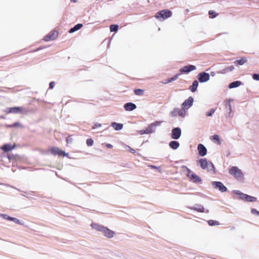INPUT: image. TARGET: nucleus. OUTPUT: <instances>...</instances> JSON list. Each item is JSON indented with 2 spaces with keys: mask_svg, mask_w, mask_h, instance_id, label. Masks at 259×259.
I'll use <instances>...</instances> for the list:
<instances>
[{
  "mask_svg": "<svg viewBox=\"0 0 259 259\" xmlns=\"http://www.w3.org/2000/svg\"><path fill=\"white\" fill-rule=\"evenodd\" d=\"M6 126L8 127H17V126H21V124L19 122H15L13 124L6 125Z\"/></svg>",
  "mask_w": 259,
  "mask_h": 259,
  "instance_id": "obj_35",
  "label": "nucleus"
},
{
  "mask_svg": "<svg viewBox=\"0 0 259 259\" xmlns=\"http://www.w3.org/2000/svg\"><path fill=\"white\" fill-rule=\"evenodd\" d=\"M209 74L206 72H201L198 74V79L200 82H205L209 80Z\"/></svg>",
  "mask_w": 259,
  "mask_h": 259,
  "instance_id": "obj_11",
  "label": "nucleus"
},
{
  "mask_svg": "<svg viewBox=\"0 0 259 259\" xmlns=\"http://www.w3.org/2000/svg\"><path fill=\"white\" fill-rule=\"evenodd\" d=\"M234 69V67L233 66H230L229 67H226L222 70L218 71L217 72L219 74H225L229 72H231Z\"/></svg>",
  "mask_w": 259,
  "mask_h": 259,
  "instance_id": "obj_17",
  "label": "nucleus"
},
{
  "mask_svg": "<svg viewBox=\"0 0 259 259\" xmlns=\"http://www.w3.org/2000/svg\"><path fill=\"white\" fill-rule=\"evenodd\" d=\"M179 110L178 108H175L171 112V116L174 117L179 114Z\"/></svg>",
  "mask_w": 259,
  "mask_h": 259,
  "instance_id": "obj_34",
  "label": "nucleus"
},
{
  "mask_svg": "<svg viewBox=\"0 0 259 259\" xmlns=\"http://www.w3.org/2000/svg\"><path fill=\"white\" fill-rule=\"evenodd\" d=\"M41 49V48H38L37 50Z\"/></svg>",
  "mask_w": 259,
  "mask_h": 259,
  "instance_id": "obj_58",
  "label": "nucleus"
},
{
  "mask_svg": "<svg viewBox=\"0 0 259 259\" xmlns=\"http://www.w3.org/2000/svg\"><path fill=\"white\" fill-rule=\"evenodd\" d=\"M0 217H2L4 219L10 221V217L6 214L0 213Z\"/></svg>",
  "mask_w": 259,
  "mask_h": 259,
  "instance_id": "obj_41",
  "label": "nucleus"
},
{
  "mask_svg": "<svg viewBox=\"0 0 259 259\" xmlns=\"http://www.w3.org/2000/svg\"><path fill=\"white\" fill-rule=\"evenodd\" d=\"M210 75L213 77L215 75V73L214 72H211Z\"/></svg>",
  "mask_w": 259,
  "mask_h": 259,
  "instance_id": "obj_54",
  "label": "nucleus"
},
{
  "mask_svg": "<svg viewBox=\"0 0 259 259\" xmlns=\"http://www.w3.org/2000/svg\"><path fill=\"white\" fill-rule=\"evenodd\" d=\"M118 26L117 25H111L110 26V30L111 32H115L118 30Z\"/></svg>",
  "mask_w": 259,
  "mask_h": 259,
  "instance_id": "obj_31",
  "label": "nucleus"
},
{
  "mask_svg": "<svg viewBox=\"0 0 259 259\" xmlns=\"http://www.w3.org/2000/svg\"><path fill=\"white\" fill-rule=\"evenodd\" d=\"M14 146L11 145L10 144H4L1 148V149L5 152H8L12 150L14 148Z\"/></svg>",
  "mask_w": 259,
  "mask_h": 259,
  "instance_id": "obj_18",
  "label": "nucleus"
},
{
  "mask_svg": "<svg viewBox=\"0 0 259 259\" xmlns=\"http://www.w3.org/2000/svg\"><path fill=\"white\" fill-rule=\"evenodd\" d=\"M72 142V138L69 137L67 139V143H71Z\"/></svg>",
  "mask_w": 259,
  "mask_h": 259,
  "instance_id": "obj_51",
  "label": "nucleus"
},
{
  "mask_svg": "<svg viewBox=\"0 0 259 259\" xmlns=\"http://www.w3.org/2000/svg\"><path fill=\"white\" fill-rule=\"evenodd\" d=\"M102 124L99 123H95L93 127V129H95L98 127H100Z\"/></svg>",
  "mask_w": 259,
  "mask_h": 259,
  "instance_id": "obj_46",
  "label": "nucleus"
},
{
  "mask_svg": "<svg viewBox=\"0 0 259 259\" xmlns=\"http://www.w3.org/2000/svg\"><path fill=\"white\" fill-rule=\"evenodd\" d=\"M186 109H184L182 108V109L179 110V115L181 116L182 117H184L186 114Z\"/></svg>",
  "mask_w": 259,
  "mask_h": 259,
  "instance_id": "obj_29",
  "label": "nucleus"
},
{
  "mask_svg": "<svg viewBox=\"0 0 259 259\" xmlns=\"http://www.w3.org/2000/svg\"><path fill=\"white\" fill-rule=\"evenodd\" d=\"M124 148H125V149L126 150L130 151L132 153H136V151L134 149H133V148H132L129 146L125 145V147Z\"/></svg>",
  "mask_w": 259,
  "mask_h": 259,
  "instance_id": "obj_38",
  "label": "nucleus"
},
{
  "mask_svg": "<svg viewBox=\"0 0 259 259\" xmlns=\"http://www.w3.org/2000/svg\"><path fill=\"white\" fill-rule=\"evenodd\" d=\"M229 174L234 176L237 180L240 181L244 179V174L242 170L237 166H232L229 169Z\"/></svg>",
  "mask_w": 259,
  "mask_h": 259,
  "instance_id": "obj_2",
  "label": "nucleus"
},
{
  "mask_svg": "<svg viewBox=\"0 0 259 259\" xmlns=\"http://www.w3.org/2000/svg\"><path fill=\"white\" fill-rule=\"evenodd\" d=\"M251 212L252 214H255V215H259V211L258 210H257L255 208L251 209Z\"/></svg>",
  "mask_w": 259,
  "mask_h": 259,
  "instance_id": "obj_43",
  "label": "nucleus"
},
{
  "mask_svg": "<svg viewBox=\"0 0 259 259\" xmlns=\"http://www.w3.org/2000/svg\"><path fill=\"white\" fill-rule=\"evenodd\" d=\"M54 84H55V82L54 81L53 82H51L50 83V89H53L54 87Z\"/></svg>",
  "mask_w": 259,
  "mask_h": 259,
  "instance_id": "obj_49",
  "label": "nucleus"
},
{
  "mask_svg": "<svg viewBox=\"0 0 259 259\" xmlns=\"http://www.w3.org/2000/svg\"><path fill=\"white\" fill-rule=\"evenodd\" d=\"M246 62V60L245 58H242L241 59L236 61L234 63L236 65H243L244 63Z\"/></svg>",
  "mask_w": 259,
  "mask_h": 259,
  "instance_id": "obj_30",
  "label": "nucleus"
},
{
  "mask_svg": "<svg viewBox=\"0 0 259 259\" xmlns=\"http://www.w3.org/2000/svg\"><path fill=\"white\" fill-rule=\"evenodd\" d=\"M208 224L209 226H214L219 225V223L218 221H213V220H209L208 222Z\"/></svg>",
  "mask_w": 259,
  "mask_h": 259,
  "instance_id": "obj_33",
  "label": "nucleus"
},
{
  "mask_svg": "<svg viewBox=\"0 0 259 259\" xmlns=\"http://www.w3.org/2000/svg\"><path fill=\"white\" fill-rule=\"evenodd\" d=\"M111 126L115 131H120L123 128V124L113 122L111 123Z\"/></svg>",
  "mask_w": 259,
  "mask_h": 259,
  "instance_id": "obj_19",
  "label": "nucleus"
},
{
  "mask_svg": "<svg viewBox=\"0 0 259 259\" xmlns=\"http://www.w3.org/2000/svg\"><path fill=\"white\" fill-rule=\"evenodd\" d=\"M232 101L231 99L227 100L225 104V106L227 109L229 110V115H230L232 112V107L230 102Z\"/></svg>",
  "mask_w": 259,
  "mask_h": 259,
  "instance_id": "obj_26",
  "label": "nucleus"
},
{
  "mask_svg": "<svg viewBox=\"0 0 259 259\" xmlns=\"http://www.w3.org/2000/svg\"><path fill=\"white\" fill-rule=\"evenodd\" d=\"M134 92L136 95L141 96L143 95V91L141 89H136Z\"/></svg>",
  "mask_w": 259,
  "mask_h": 259,
  "instance_id": "obj_37",
  "label": "nucleus"
},
{
  "mask_svg": "<svg viewBox=\"0 0 259 259\" xmlns=\"http://www.w3.org/2000/svg\"><path fill=\"white\" fill-rule=\"evenodd\" d=\"M193 209L195 210H196L198 212H203L204 211V208L203 206L201 205H198L196 206L193 207Z\"/></svg>",
  "mask_w": 259,
  "mask_h": 259,
  "instance_id": "obj_27",
  "label": "nucleus"
},
{
  "mask_svg": "<svg viewBox=\"0 0 259 259\" xmlns=\"http://www.w3.org/2000/svg\"><path fill=\"white\" fill-rule=\"evenodd\" d=\"M0 118L2 119H5V117L3 115L0 116Z\"/></svg>",
  "mask_w": 259,
  "mask_h": 259,
  "instance_id": "obj_55",
  "label": "nucleus"
},
{
  "mask_svg": "<svg viewBox=\"0 0 259 259\" xmlns=\"http://www.w3.org/2000/svg\"><path fill=\"white\" fill-rule=\"evenodd\" d=\"M136 107V105L133 103H127L124 105V108L126 111H133L135 110Z\"/></svg>",
  "mask_w": 259,
  "mask_h": 259,
  "instance_id": "obj_15",
  "label": "nucleus"
},
{
  "mask_svg": "<svg viewBox=\"0 0 259 259\" xmlns=\"http://www.w3.org/2000/svg\"><path fill=\"white\" fill-rule=\"evenodd\" d=\"M208 14H209V15H213V14H214V12H213V11L210 10V11L208 12Z\"/></svg>",
  "mask_w": 259,
  "mask_h": 259,
  "instance_id": "obj_52",
  "label": "nucleus"
},
{
  "mask_svg": "<svg viewBox=\"0 0 259 259\" xmlns=\"http://www.w3.org/2000/svg\"><path fill=\"white\" fill-rule=\"evenodd\" d=\"M247 202H255L257 200V198L255 197L251 196L246 194L242 195V199Z\"/></svg>",
  "mask_w": 259,
  "mask_h": 259,
  "instance_id": "obj_14",
  "label": "nucleus"
},
{
  "mask_svg": "<svg viewBox=\"0 0 259 259\" xmlns=\"http://www.w3.org/2000/svg\"><path fill=\"white\" fill-rule=\"evenodd\" d=\"M24 110V108L23 107H13L7 108L4 110V111L7 114H18L22 113Z\"/></svg>",
  "mask_w": 259,
  "mask_h": 259,
  "instance_id": "obj_5",
  "label": "nucleus"
},
{
  "mask_svg": "<svg viewBox=\"0 0 259 259\" xmlns=\"http://www.w3.org/2000/svg\"><path fill=\"white\" fill-rule=\"evenodd\" d=\"M242 82L240 81H235L231 82L229 85V88L230 89H233L235 88H237L240 86Z\"/></svg>",
  "mask_w": 259,
  "mask_h": 259,
  "instance_id": "obj_23",
  "label": "nucleus"
},
{
  "mask_svg": "<svg viewBox=\"0 0 259 259\" xmlns=\"http://www.w3.org/2000/svg\"><path fill=\"white\" fill-rule=\"evenodd\" d=\"M150 167H152V168H154V169H157L159 171H160V168L158 166H155V165H150Z\"/></svg>",
  "mask_w": 259,
  "mask_h": 259,
  "instance_id": "obj_48",
  "label": "nucleus"
},
{
  "mask_svg": "<svg viewBox=\"0 0 259 259\" xmlns=\"http://www.w3.org/2000/svg\"><path fill=\"white\" fill-rule=\"evenodd\" d=\"M106 146L107 148H112L113 147V146L110 144H107Z\"/></svg>",
  "mask_w": 259,
  "mask_h": 259,
  "instance_id": "obj_50",
  "label": "nucleus"
},
{
  "mask_svg": "<svg viewBox=\"0 0 259 259\" xmlns=\"http://www.w3.org/2000/svg\"><path fill=\"white\" fill-rule=\"evenodd\" d=\"M233 193L237 195H238L239 196V198L240 199H242V195L244 194V193H242L241 192H240L239 190H234Z\"/></svg>",
  "mask_w": 259,
  "mask_h": 259,
  "instance_id": "obj_39",
  "label": "nucleus"
},
{
  "mask_svg": "<svg viewBox=\"0 0 259 259\" xmlns=\"http://www.w3.org/2000/svg\"><path fill=\"white\" fill-rule=\"evenodd\" d=\"M138 133L141 135H144V134H148L147 132H146V130H140V131H138Z\"/></svg>",
  "mask_w": 259,
  "mask_h": 259,
  "instance_id": "obj_47",
  "label": "nucleus"
},
{
  "mask_svg": "<svg viewBox=\"0 0 259 259\" xmlns=\"http://www.w3.org/2000/svg\"><path fill=\"white\" fill-rule=\"evenodd\" d=\"M82 26V25L81 24H77L76 25H75L73 27L71 28L69 31V33H73L79 29H80Z\"/></svg>",
  "mask_w": 259,
  "mask_h": 259,
  "instance_id": "obj_25",
  "label": "nucleus"
},
{
  "mask_svg": "<svg viewBox=\"0 0 259 259\" xmlns=\"http://www.w3.org/2000/svg\"><path fill=\"white\" fill-rule=\"evenodd\" d=\"M215 112V109H211L210 110L206 112V115L207 116H211Z\"/></svg>",
  "mask_w": 259,
  "mask_h": 259,
  "instance_id": "obj_42",
  "label": "nucleus"
},
{
  "mask_svg": "<svg viewBox=\"0 0 259 259\" xmlns=\"http://www.w3.org/2000/svg\"><path fill=\"white\" fill-rule=\"evenodd\" d=\"M10 221H13L14 223H15L16 224H21V222H20V220L16 218H13V217H11Z\"/></svg>",
  "mask_w": 259,
  "mask_h": 259,
  "instance_id": "obj_36",
  "label": "nucleus"
},
{
  "mask_svg": "<svg viewBox=\"0 0 259 259\" xmlns=\"http://www.w3.org/2000/svg\"><path fill=\"white\" fill-rule=\"evenodd\" d=\"M198 86V82L197 80H194L193 82L192 85L190 87L189 89L192 92H195L197 89Z\"/></svg>",
  "mask_w": 259,
  "mask_h": 259,
  "instance_id": "obj_22",
  "label": "nucleus"
},
{
  "mask_svg": "<svg viewBox=\"0 0 259 259\" xmlns=\"http://www.w3.org/2000/svg\"><path fill=\"white\" fill-rule=\"evenodd\" d=\"M51 151L52 153L55 155L57 154L59 156H65L66 155L64 151H62L57 148H53L52 149Z\"/></svg>",
  "mask_w": 259,
  "mask_h": 259,
  "instance_id": "obj_16",
  "label": "nucleus"
},
{
  "mask_svg": "<svg viewBox=\"0 0 259 259\" xmlns=\"http://www.w3.org/2000/svg\"><path fill=\"white\" fill-rule=\"evenodd\" d=\"M172 15V12L168 10H163L156 13L155 17L160 20H165L170 17Z\"/></svg>",
  "mask_w": 259,
  "mask_h": 259,
  "instance_id": "obj_4",
  "label": "nucleus"
},
{
  "mask_svg": "<svg viewBox=\"0 0 259 259\" xmlns=\"http://www.w3.org/2000/svg\"><path fill=\"white\" fill-rule=\"evenodd\" d=\"M169 147L174 149V150H176L180 146V144L177 141H172L171 142H170L169 144Z\"/></svg>",
  "mask_w": 259,
  "mask_h": 259,
  "instance_id": "obj_20",
  "label": "nucleus"
},
{
  "mask_svg": "<svg viewBox=\"0 0 259 259\" xmlns=\"http://www.w3.org/2000/svg\"><path fill=\"white\" fill-rule=\"evenodd\" d=\"M129 259H140V257L136 254H133L131 257H129Z\"/></svg>",
  "mask_w": 259,
  "mask_h": 259,
  "instance_id": "obj_44",
  "label": "nucleus"
},
{
  "mask_svg": "<svg viewBox=\"0 0 259 259\" xmlns=\"http://www.w3.org/2000/svg\"><path fill=\"white\" fill-rule=\"evenodd\" d=\"M180 76V74H176L175 75H174L173 77L165 80L164 81L162 82L163 83H164V84H166V83H169V82H171L173 81H175L176 80H177L179 76Z\"/></svg>",
  "mask_w": 259,
  "mask_h": 259,
  "instance_id": "obj_24",
  "label": "nucleus"
},
{
  "mask_svg": "<svg viewBox=\"0 0 259 259\" xmlns=\"http://www.w3.org/2000/svg\"><path fill=\"white\" fill-rule=\"evenodd\" d=\"M197 149L200 156H204L206 155L207 149L203 145L201 144H199L198 145Z\"/></svg>",
  "mask_w": 259,
  "mask_h": 259,
  "instance_id": "obj_12",
  "label": "nucleus"
},
{
  "mask_svg": "<svg viewBox=\"0 0 259 259\" xmlns=\"http://www.w3.org/2000/svg\"><path fill=\"white\" fill-rule=\"evenodd\" d=\"M212 185L214 188L219 190L222 192L227 191V188L221 182L214 181L212 183Z\"/></svg>",
  "mask_w": 259,
  "mask_h": 259,
  "instance_id": "obj_7",
  "label": "nucleus"
},
{
  "mask_svg": "<svg viewBox=\"0 0 259 259\" xmlns=\"http://www.w3.org/2000/svg\"><path fill=\"white\" fill-rule=\"evenodd\" d=\"M58 35V33L57 31H51V34H50V40H54L56 39Z\"/></svg>",
  "mask_w": 259,
  "mask_h": 259,
  "instance_id": "obj_28",
  "label": "nucleus"
},
{
  "mask_svg": "<svg viewBox=\"0 0 259 259\" xmlns=\"http://www.w3.org/2000/svg\"><path fill=\"white\" fill-rule=\"evenodd\" d=\"M196 67L193 65H189L185 66L180 69V72L181 73H188L190 72L196 70Z\"/></svg>",
  "mask_w": 259,
  "mask_h": 259,
  "instance_id": "obj_10",
  "label": "nucleus"
},
{
  "mask_svg": "<svg viewBox=\"0 0 259 259\" xmlns=\"http://www.w3.org/2000/svg\"><path fill=\"white\" fill-rule=\"evenodd\" d=\"M72 2L76 3L77 2V0H71Z\"/></svg>",
  "mask_w": 259,
  "mask_h": 259,
  "instance_id": "obj_56",
  "label": "nucleus"
},
{
  "mask_svg": "<svg viewBox=\"0 0 259 259\" xmlns=\"http://www.w3.org/2000/svg\"><path fill=\"white\" fill-rule=\"evenodd\" d=\"M181 130L179 127H175L171 131V137L172 139L177 140L179 139L181 136Z\"/></svg>",
  "mask_w": 259,
  "mask_h": 259,
  "instance_id": "obj_8",
  "label": "nucleus"
},
{
  "mask_svg": "<svg viewBox=\"0 0 259 259\" xmlns=\"http://www.w3.org/2000/svg\"><path fill=\"white\" fill-rule=\"evenodd\" d=\"M182 168L183 170V171L185 172L188 178H190L191 177V175L192 173H193L191 170L188 168L186 166L183 165L182 166Z\"/></svg>",
  "mask_w": 259,
  "mask_h": 259,
  "instance_id": "obj_21",
  "label": "nucleus"
},
{
  "mask_svg": "<svg viewBox=\"0 0 259 259\" xmlns=\"http://www.w3.org/2000/svg\"><path fill=\"white\" fill-rule=\"evenodd\" d=\"M44 39L46 40V41H49V35H46L45 38H44Z\"/></svg>",
  "mask_w": 259,
  "mask_h": 259,
  "instance_id": "obj_53",
  "label": "nucleus"
},
{
  "mask_svg": "<svg viewBox=\"0 0 259 259\" xmlns=\"http://www.w3.org/2000/svg\"><path fill=\"white\" fill-rule=\"evenodd\" d=\"M199 163L203 169L207 168L208 171H214V167L213 164L211 162L208 161L206 158H201L199 160Z\"/></svg>",
  "mask_w": 259,
  "mask_h": 259,
  "instance_id": "obj_3",
  "label": "nucleus"
},
{
  "mask_svg": "<svg viewBox=\"0 0 259 259\" xmlns=\"http://www.w3.org/2000/svg\"><path fill=\"white\" fill-rule=\"evenodd\" d=\"M94 144V141L92 139H88L87 140V144L88 146H92Z\"/></svg>",
  "mask_w": 259,
  "mask_h": 259,
  "instance_id": "obj_40",
  "label": "nucleus"
},
{
  "mask_svg": "<svg viewBox=\"0 0 259 259\" xmlns=\"http://www.w3.org/2000/svg\"><path fill=\"white\" fill-rule=\"evenodd\" d=\"M211 139H213V140L217 141L219 144H221V141L220 140L219 136L217 135H214L211 136Z\"/></svg>",
  "mask_w": 259,
  "mask_h": 259,
  "instance_id": "obj_32",
  "label": "nucleus"
},
{
  "mask_svg": "<svg viewBox=\"0 0 259 259\" xmlns=\"http://www.w3.org/2000/svg\"><path fill=\"white\" fill-rule=\"evenodd\" d=\"M252 78L255 80H259V73L258 74H253L252 75Z\"/></svg>",
  "mask_w": 259,
  "mask_h": 259,
  "instance_id": "obj_45",
  "label": "nucleus"
},
{
  "mask_svg": "<svg viewBox=\"0 0 259 259\" xmlns=\"http://www.w3.org/2000/svg\"><path fill=\"white\" fill-rule=\"evenodd\" d=\"M92 227L93 229L102 232L104 235L108 238H112L115 235L114 232L97 224H92Z\"/></svg>",
  "mask_w": 259,
  "mask_h": 259,
  "instance_id": "obj_1",
  "label": "nucleus"
},
{
  "mask_svg": "<svg viewBox=\"0 0 259 259\" xmlns=\"http://www.w3.org/2000/svg\"><path fill=\"white\" fill-rule=\"evenodd\" d=\"M162 122L161 121H156L150 124L146 128L147 134L154 133L156 131V127L160 125Z\"/></svg>",
  "mask_w": 259,
  "mask_h": 259,
  "instance_id": "obj_6",
  "label": "nucleus"
},
{
  "mask_svg": "<svg viewBox=\"0 0 259 259\" xmlns=\"http://www.w3.org/2000/svg\"><path fill=\"white\" fill-rule=\"evenodd\" d=\"M193 98L192 97H189L188 99L186 100L182 104V108L188 109L193 105Z\"/></svg>",
  "mask_w": 259,
  "mask_h": 259,
  "instance_id": "obj_9",
  "label": "nucleus"
},
{
  "mask_svg": "<svg viewBox=\"0 0 259 259\" xmlns=\"http://www.w3.org/2000/svg\"><path fill=\"white\" fill-rule=\"evenodd\" d=\"M215 17H216V15H214V16H212V17H211V18H215Z\"/></svg>",
  "mask_w": 259,
  "mask_h": 259,
  "instance_id": "obj_57",
  "label": "nucleus"
},
{
  "mask_svg": "<svg viewBox=\"0 0 259 259\" xmlns=\"http://www.w3.org/2000/svg\"><path fill=\"white\" fill-rule=\"evenodd\" d=\"M189 180L191 182L194 183H200L201 182V178L198 176L197 175L192 173L191 175V177L189 178Z\"/></svg>",
  "mask_w": 259,
  "mask_h": 259,
  "instance_id": "obj_13",
  "label": "nucleus"
}]
</instances>
